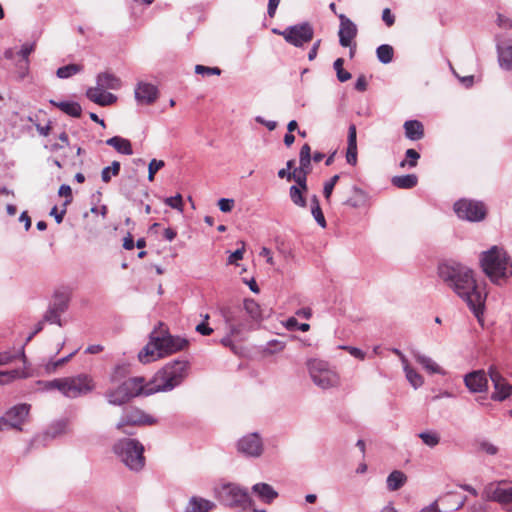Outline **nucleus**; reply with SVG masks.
<instances>
[{
	"mask_svg": "<svg viewBox=\"0 0 512 512\" xmlns=\"http://www.w3.org/2000/svg\"><path fill=\"white\" fill-rule=\"evenodd\" d=\"M438 275L467 304L478 321H481L486 294L479 288L473 270L461 263L445 262L439 265Z\"/></svg>",
	"mask_w": 512,
	"mask_h": 512,
	"instance_id": "1",
	"label": "nucleus"
},
{
	"mask_svg": "<svg viewBox=\"0 0 512 512\" xmlns=\"http://www.w3.org/2000/svg\"><path fill=\"white\" fill-rule=\"evenodd\" d=\"M189 363L185 360H174L167 363L148 382L145 395L157 392H168L180 385L188 375Z\"/></svg>",
	"mask_w": 512,
	"mask_h": 512,
	"instance_id": "2",
	"label": "nucleus"
},
{
	"mask_svg": "<svg viewBox=\"0 0 512 512\" xmlns=\"http://www.w3.org/2000/svg\"><path fill=\"white\" fill-rule=\"evenodd\" d=\"M483 272L494 284L501 285L512 276V261L506 251L497 246L481 254Z\"/></svg>",
	"mask_w": 512,
	"mask_h": 512,
	"instance_id": "3",
	"label": "nucleus"
},
{
	"mask_svg": "<svg viewBox=\"0 0 512 512\" xmlns=\"http://www.w3.org/2000/svg\"><path fill=\"white\" fill-rule=\"evenodd\" d=\"M187 345L188 341L184 338L153 332L150 341L138 353V359L142 363H149L165 355L183 350Z\"/></svg>",
	"mask_w": 512,
	"mask_h": 512,
	"instance_id": "4",
	"label": "nucleus"
},
{
	"mask_svg": "<svg viewBox=\"0 0 512 512\" xmlns=\"http://www.w3.org/2000/svg\"><path fill=\"white\" fill-rule=\"evenodd\" d=\"M114 454L133 471H140L145 465L144 447L136 439L123 438L113 445Z\"/></svg>",
	"mask_w": 512,
	"mask_h": 512,
	"instance_id": "5",
	"label": "nucleus"
},
{
	"mask_svg": "<svg viewBox=\"0 0 512 512\" xmlns=\"http://www.w3.org/2000/svg\"><path fill=\"white\" fill-rule=\"evenodd\" d=\"M219 501L230 508L246 511L253 508L254 501L247 489L235 483H224L216 490Z\"/></svg>",
	"mask_w": 512,
	"mask_h": 512,
	"instance_id": "6",
	"label": "nucleus"
},
{
	"mask_svg": "<svg viewBox=\"0 0 512 512\" xmlns=\"http://www.w3.org/2000/svg\"><path fill=\"white\" fill-rule=\"evenodd\" d=\"M312 382L320 389L327 390L340 385V376L327 362L313 359L307 363Z\"/></svg>",
	"mask_w": 512,
	"mask_h": 512,
	"instance_id": "7",
	"label": "nucleus"
},
{
	"mask_svg": "<svg viewBox=\"0 0 512 512\" xmlns=\"http://www.w3.org/2000/svg\"><path fill=\"white\" fill-rule=\"evenodd\" d=\"M156 422L157 420L154 417L146 414L140 408L131 406L123 410L122 416L116 424V429L124 434L132 435L131 427L153 425Z\"/></svg>",
	"mask_w": 512,
	"mask_h": 512,
	"instance_id": "8",
	"label": "nucleus"
},
{
	"mask_svg": "<svg viewBox=\"0 0 512 512\" xmlns=\"http://www.w3.org/2000/svg\"><path fill=\"white\" fill-rule=\"evenodd\" d=\"M93 389V380L86 374L62 378L61 393L67 398L73 399L86 395Z\"/></svg>",
	"mask_w": 512,
	"mask_h": 512,
	"instance_id": "9",
	"label": "nucleus"
},
{
	"mask_svg": "<svg viewBox=\"0 0 512 512\" xmlns=\"http://www.w3.org/2000/svg\"><path fill=\"white\" fill-rule=\"evenodd\" d=\"M454 212L458 218L469 222L482 221L487 213L483 202L472 199H460L454 203Z\"/></svg>",
	"mask_w": 512,
	"mask_h": 512,
	"instance_id": "10",
	"label": "nucleus"
},
{
	"mask_svg": "<svg viewBox=\"0 0 512 512\" xmlns=\"http://www.w3.org/2000/svg\"><path fill=\"white\" fill-rule=\"evenodd\" d=\"M482 497L487 501L498 502L506 510L512 511V483H489L485 486Z\"/></svg>",
	"mask_w": 512,
	"mask_h": 512,
	"instance_id": "11",
	"label": "nucleus"
},
{
	"mask_svg": "<svg viewBox=\"0 0 512 512\" xmlns=\"http://www.w3.org/2000/svg\"><path fill=\"white\" fill-rule=\"evenodd\" d=\"M273 32L282 35L286 42L296 47H301L310 42L314 35L312 26L307 22L289 26L283 31L274 29Z\"/></svg>",
	"mask_w": 512,
	"mask_h": 512,
	"instance_id": "12",
	"label": "nucleus"
},
{
	"mask_svg": "<svg viewBox=\"0 0 512 512\" xmlns=\"http://www.w3.org/2000/svg\"><path fill=\"white\" fill-rule=\"evenodd\" d=\"M237 451L247 458H259L264 452V444L257 432L248 433L237 441Z\"/></svg>",
	"mask_w": 512,
	"mask_h": 512,
	"instance_id": "13",
	"label": "nucleus"
},
{
	"mask_svg": "<svg viewBox=\"0 0 512 512\" xmlns=\"http://www.w3.org/2000/svg\"><path fill=\"white\" fill-rule=\"evenodd\" d=\"M222 315L228 329V333L221 339V344L225 347H229L234 353H237L236 346L232 341V337H238L241 333L246 330V324L238 321L235 312L231 309H225L222 311Z\"/></svg>",
	"mask_w": 512,
	"mask_h": 512,
	"instance_id": "14",
	"label": "nucleus"
},
{
	"mask_svg": "<svg viewBox=\"0 0 512 512\" xmlns=\"http://www.w3.org/2000/svg\"><path fill=\"white\" fill-rule=\"evenodd\" d=\"M488 375L493 383L494 392L491 399L495 401H503L512 393V385L502 376L495 366L488 368Z\"/></svg>",
	"mask_w": 512,
	"mask_h": 512,
	"instance_id": "15",
	"label": "nucleus"
},
{
	"mask_svg": "<svg viewBox=\"0 0 512 512\" xmlns=\"http://www.w3.org/2000/svg\"><path fill=\"white\" fill-rule=\"evenodd\" d=\"M30 405L26 403L18 404L10 408L3 416L9 428L22 430V424L29 415Z\"/></svg>",
	"mask_w": 512,
	"mask_h": 512,
	"instance_id": "16",
	"label": "nucleus"
},
{
	"mask_svg": "<svg viewBox=\"0 0 512 512\" xmlns=\"http://www.w3.org/2000/svg\"><path fill=\"white\" fill-rule=\"evenodd\" d=\"M340 27H339V43L342 47H351L352 41L357 36V26L344 14L339 15Z\"/></svg>",
	"mask_w": 512,
	"mask_h": 512,
	"instance_id": "17",
	"label": "nucleus"
},
{
	"mask_svg": "<svg viewBox=\"0 0 512 512\" xmlns=\"http://www.w3.org/2000/svg\"><path fill=\"white\" fill-rule=\"evenodd\" d=\"M134 95L139 104L150 105L158 98V89L151 83L139 81L135 87Z\"/></svg>",
	"mask_w": 512,
	"mask_h": 512,
	"instance_id": "18",
	"label": "nucleus"
},
{
	"mask_svg": "<svg viewBox=\"0 0 512 512\" xmlns=\"http://www.w3.org/2000/svg\"><path fill=\"white\" fill-rule=\"evenodd\" d=\"M487 374L484 370H476L464 377V383L472 393L485 392L488 388Z\"/></svg>",
	"mask_w": 512,
	"mask_h": 512,
	"instance_id": "19",
	"label": "nucleus"
},
{
	"mask_svg": "<svg viewBox=\"0 0 512 512\" xmlns=\"http://www.w3.org/2000/svg\"><path fill=\"white\" fill-rule=\"evenodd\" d=\"M86 96L90 101L100 106H109L117 101V97L114 94L106 92L105 89L98 85L96 87L88 88Z\"/></svg>",
	"mask_w": 512,
	"mask_h": 512,
	"instance_id": "20",
	"label": "nucleus"
},
{
	"mask_svg": "<svg viewBox=\"0 0 512 512\" xmlns=\"http://www.w3.org/2000/svg\"><path fill=\"white\" fill-rule=\"evenodd\" d=\"M121 387L124 389L125 393L129 395L130 398H133L140 394L145 395V391L148 388V383L144 384V378L142 377H133L124 381L121 384Z\"/></svg>",
	"mask_w": 512,
	"mask_h": 512,
	"instance_id": "21",
	"label": "nucleus"
},
{
	"mask_svg": "<svg viewBox=\"0 0 512 512\" xmlns=\"http://www.w3.org/2000/svg\"><path fill=\"white\" fill-rule=\"evenodd\" d=\"M346 161L352 166L357 164V131L355 125H350L348 129Z\"/></svg>",
	"mask_w": 512,
	"mask_h": 512,
	"instance_id": "22",
	"label": "nucleus"
},
{
	"mask_svg": "<svg viewBox=\"0 0 512 512\" xmlns=\"http://www.w3.org/2000/svg\"><path fill=\"white\" fill-rule=\"evenodd\" d=\"M252 492L264 503L270 504L278 497V492L267 483H257L252 486Z\"/></svg>",
	"mask_w": 512,
	"mask_h": 512,
	"instance_id": "23",
	"label": "nucleus"
},
{
	"mask_svg": "<svg viewBox=\"0 0 512 512\" xmlns=\"http://www.w3.org/2000/svg\"><path fill=\"white\" fill-rule=\"evenodd\" d=\"M216 507L215 503L198 496L189 499L185 512H210Z\"/></svg>",
	"mask_w": 512,
	"mask_h": 512,
	"instance_id": "24",
	"label": "nucleus"
},
{
	"mask_svg": "<svg viewBox=\"0 0 512 512\" xmlns=\"http://www.w3.org/2000/svg\"><path fill=\"white\" fill-rule=\"evenodd\" d=\"M96 83L103 89L111 90H118L122 85L121 80L109 72L99 73L96 78Z\"/></svg>",
	"mask_w": 512,
	"mask_h": 512,
	"instance_id": "25",
	"label": "nucleus"
},
{
	"mask_svg": "<svg viewBox=\"0 0 512 512\" xmlns=\"http://www.w3.org/2000/svg\"><path fill=\"white\" fill-rule=\"evenodd\" d=\"M498 62L502 69L512 70V45L497 44Z\"/></svg>",
	"mask_w": 512,
	"mask_h": 512,
	"instance_id": "26",
	"label": "nucleus"
},
{
	"mask_svg": "<svg viewBox=\"0 0 512 512\" xmlns=\"http://www.w3.org/2000/svg\"><path fill=\"white\" fill-rule=\"evenodd\" d=\"M50 103L71 117L77 118L81 116L82 108L78 102L50 100Z\"/></svg>",
	"mask_w": 512,
	"mask_h": 512,
	"instance_id": "27",
	"label": "nucleus"
},
{
	"mask_svg": "<svg viewBox=\"0 0 512 512\" xmlns=\"http://www.w3.org/2000/svg\"><path fill=\"white\" fill-rule=\"evenodd\" d=\"M108 146L113 147L118 153L123 155H132L133 149L131 142L123 137L114 136L106 140Z\"/></svg>",
	"mask_w": 512,
	"mask_h": 512,
	"instance_id": "28",
	"label": "nucleus"
},
{
	"mask_svg": "<svg viewBox=\"0 0 512 512\" xmlns=\"http://www.w3.org/2000/svg\"><path fill=\"white\" fill-rule=\"evenodd\" d=\"M105 396L107 398L108 403L115 406H121L131 399L129 395L125 393L121 385H119L115 389L108 390Z\"/></svg>",
	"mask_w": 512,
	"mask_h": 512,
	"instance_id": "29",
	"label": "nucleus"
},
{
	"mask_svg": "<svg viewBox=\"0 0 512 512\" xmlns=\"http://www.w3.org/2000/svg\"><path fill=\"white\" fill-rule=\"evenodd\" d=\"M405 136L413 141L420 140L424 135V129L421 122L417 120H408L404 123Z\"/></svg>",
	"mask_w": 512,
	"mask_h": 512,
	"instance_id": "30",
	"label": "nucleus"
},
{
	"mask_svg": "<svg viewBox=\"0 0 512 512\" xmlns=\"http://www.w3.org/2000/svg\"><path fill=\"white\" fill-rule=\"evenodd\" d=\"M391 183L400 189H411L417 185L418 178L415 174L394 176L391 179Z\"/></svg>",
	"mask_w": 512,
	"mask_h": 512,
	"instance_id": "31",
	"label": "nucleus"
},
{
	"mask_svg": "<svg viewBox=\"0 0 512 512\" xmlns=\"http://www.w3.org/2000/svg\"><path fill=\"white\" fill-rule=\"evenodd\" d=\"M407 481L406 475L399 470H394L387 477V488L389 491L400 489Z\"/></svg>",
	"mask_w": 512,
	"mask_h": 512,
	"instance_id": "32",
	"label": "nucleus"
},
{
	"mask_svg": "<svg viewBox=\"0 0 512 512\" xmlns=\"http://www.w3.org/2000/svg\"><path fill=\"white\" fill-rule=\"evenodd\" d=\"M35 44L34 43H24L21 46L20 51L18 52L19 56H21L22 60L19 63V69L22 71L21 76L24 77L28 71L29 67V55L34 51Z\"/></svg>",
	"mask_w": 512,
	"mask_h": 512,
	"instance_id": "33",
	"label": "nucleus"
},
{
	"mask_svg": "<svg viewBox=\"0 0 512 512\" xmlns=\"http://www.w3.org/2000/svg\"><path fill=\"white\" fill-rule=\"evenodd\" d=\"M416 361L423 366L429 373L444 374V371L439 365L430 357L417 353L415 354Z\"/></svg>",
	"mask_w": 512,
	"mask_h": 512,
	"instance_id": "34",
	"label": "nucleus"
},
{
	"mask_svg": "<svg viewBox=\"0 0 512 512\" xmlns=\"http://www.w3.org/2000/svg\"><path fill=\"white\" fill-rule=\"evenodd\" d=\"M244 309L250 318L254 321H260L263 318V312L260 305L253 299L244 301Z\"/></svg>",
	"mask_w": 512,
	"mask_h": 512,
	"instance_id": "35",
	"label": "nucleus"
},
{
	"mask_svg": "<svg viewBox=\"0 0 512 512\" xmlns=\"http://www.w3.org/2000/svg\"><path fill=\"white\" fill-rule=\"evenodd\" d=\"M308 190H304L298 186H291L289 188V197L292 203L298 207L305 208L307 206L306 199L304 197V193Z\"/></svg>",
	"mask_w": 512,
	"mask_h": 512,
	"instance_id": "36",
	"label": "nucleus"
},
{
	"mask_svg": "<svg viewBox=\"0 0 512 512\" xmlns=\"http://www.w3.org/2000/svg\"><path fill=\"white\" fill-rule=\"evenodd\" d=\"M403 370L405 372L406 379L415 389L423 385V377L416 370L410 367L408 362L403 365Z\"/></svg>",
	"mask_w": 512,
	"mask_h": 512,
	"instance_id": "37",
	"label": "nucleus"
},
{
	"mask_svg": "<svg viewBox=\"0 0 512 512\" xmlns=\"http://www.w3.org/2000/svg\"><path fill=\"white\" fill-rule=\"evenodd\" d=\"M83 70V66L80 64H68L59 67L56 71V75L60 79H68Z\"/></svg>",
	"mask_w": 512,
	"mask_h": 512,
	"instance_id": "38",
	"label": "nucleus"
},
{
	"mask_svg": "<svg viewBox=\"0 0 512 512\" xmlns=\"http://www.w3.org/2000/svg\"><path fill=\"white\" fill-rule=\"evenodd\" d=\"M418 437L430 448H434L440 443V434L435 430L422 431L418 434Z\"/></svg>",
	"mask_w": 512,
	"mask_h": 512,
	"instance_id": "39",
	"label": "nucleus"
},
{
	"mask_svg": "<svg viewBox=\"0 0 512 512\" xmlns=\"http://www.w3.org/2000/svg\"><path fill=\"white\" fill-rule=\"evenodd\" d=\"M352 193L353 196L351 198H348L345 201V204L353 208H357L363 205L366 200L365 192L361 188L353 186Z\"/></svg>",
	"mask_w": 512,
	"mask_h": 512,
	"instance_id": "40",
	"label": "nucleus"
},
{
	"mask_svg": "<svg viewBox=\"0 0 512 512\" xmlns=\"http://www.w3.org/2000/svg\"><path fill=\"white\" fill-rule=\"evenodd\" d=\"M376 55L378 60L383 64L392 62L394 56L393 47L388 44H382L377 47Z\"/></svg>",
	"mask_w": 512,
	"mask_h": 512,
	"instance_id": "41",
	"label": "nucleus"
},
{
	"mask_svg": "<svg viewBox=\"0 0 512 512\" xmlns=\"http://www.w3.org/2000/svg\"><path fill=\"white\" fill-rule=\"evenodd\" d=\"M311 213L315 219V221L322 227H326V220L322 213L320 203L318 200V197L316 195H313L311 197Z\"/></svg>",
	"mask_w": 512,
	"mask_h": 512,
	"instance_id": "42",
	"label": "nucleus"
},
{
	"mask_svg": "<svg viewBox=\"0 0 512 512\" xmlns=\"http://www.w3.org/2000/svg\"><path fill=\"white\" fill-rule=\"evenodd\" d=\"M406 159L399 163L400 168H414L417 166L420 154L415 149H408L405 153Z\"/></svg>",
	"mask_w": 512,
	"mask_h": 512,
	"instance_id": "43",
	"label": "nucleus"
},
{
	"mask_svg": "<svg viewBox=\"0 0 512 512\" xmlns=\"http://www.w3.org/2000/svg\"><path fill=\"white\" fill-rule=\"evenodd\" d=\"M17 357H21L23 362L26 363V356L24 347H21L18 353H12L10 351L0 352V366L7 365L15 360Z\"/></svg>",
	"mask_w": 512,
	"mask_h": 512,
	"instance_id": "44",
	"label": "nucleus"
},
{
	"mask_svg": "<svg viewBox=\"0 0 512 512\" xmlns=\"http://www.w3.org/2000/svg\"><path fill=\"white\" fill-rule=\"evenodd\" d=\"M26 374L18 369L10 371H0V385L8 384L17 378H24Z\"/></svg>",
	"mask_w": 512,
	"mask_h": 512,
	"instance_id": "45",
	"label": "nucleus"
},
{
	"mask_svg": "<svg viewBox=\"0 0 512 512\" xmlns=\"http://www.w3.org/2000/svg\"><path fill=\"white\" fill-rule=\"evenodd\" d=\"M343 64V58H337L333 64V67L336 71L337 79L340 82H346L351 78V73L343 69Z\"/></svg>",
	"mask_w": 512,
	"mask_h": 512,
	"instance_id": "46",
	"label": "nucleus"
},
{
	"mask_svg": "<svg viewBox=\"0 0 512 512\" xmlns=\"http://www.w3.org/2000/svg\"><path fill=\"white\" fill-rule=\"evenodd\" d=\"M120 171V163L118 161H113L111 166L105 167L101 172L102 181L108 183L111 180V176H116Z\"/></svg>",
	"mask_w": 512,
	"mask_h": 512,
	"instance_id": "47",
	"label": "nucleus"
},
{
	"mask_svg": "<svg viewBox=\"0 0 512 512\" xmlns=\"http://www.w3.org/2000/svg\"><path fill=\"white\" fill-rule=\"evenodd\" d=\"M37 385L41 391H50L57 389L61 392L62 378L54 379L51 381H38Z\"/></svg>",
	"mask_w": 512,
	"mask_h": 512,
	"instance_id": "48",
	"label": "nucleus"
},
{
	"mask_svg": "<svg viewBox=\"0 0 512 512\" xmlns=\"http://www.w3.org/2000/svg\"><path fill=\"white\" fill-rule=\"evenodd\" d=\"M165 165L163 160L152 159L148 165V180L153 181L154 176Z\"/></svg>",
	"mask_w": 512,
	"mask_h": 512,
	"instance_id": "49",
	"label": "nucleus"
},
{
	"mask_svg": "<svg viewBox=\"0 0 512 512\" xmlns=\"http://www.w3.org/2000/svg\"><path fill=\"white\" fill-rule=\"evenodd\" d=\"M50 308L61 315L68 308V299L65 296L56 297Z\"/></svg>",
	"mask_w": 512,
	"mask_h": 512,
	"instance_id": "50",
	"label": "nucleus"
},
{
	"mask_svg": "<svg viewBox=\"0 0 512 512\" xmlns=\"http://www.w3.org/2000/svg\"><path fill=\"white\" fill-rule=\"evenodd\" d=\"M307 175L306 173H303V172H300V171H297V170H293L292 171V179L296 182V185L295 186H298L304 190H308V187H307Z\"/></svg>",
	"mask_w": 512,
	"mask_h": 512,
	"instance_id": "51",
	"label": "nucleus"
},
{
	"mask_svg": "<svg viewBox=\"0 0 512 512\" xmlns=\"http://www.w3.org/2000/svg\"><path fill=\"white\" fill-rule=\"evenodd\" d=\"M165 204L173 209L183 212V201L182 196L177 194L172 197H168L164 200Z\"/></svg>",
	"mask_w": 512,
	"mask_h": 512,
	"instance_id": "52",
	"label": "nucleus"
},
{
	"mask_svg": "<svg viewBox=\"0 0 512 512\" xmlns=\"http://www.w3.org/2000/svg\"><path fill=\"white\" fill-rule=\"evenodd\" d=\"M42 321H43V323L44 322H49L51 324H57L59 326H62L61 315L58 312L54 311L50 307L47 310V312L45 313L44 318H43Z\"/></svg>",
	"mask_w": 512,
	"mask_h": 512,
	"instance_id": "53",
	"label": "nucleus"
},
{
	"mask_svg": "<svg viewBox=\"0 0 512 512\" xmlns=\"http://www.w3.org/2000/svg\"><path fill=\"white\" fill-rule=\"evenodd\" d=\"M338 180H339V175H334L329 181L325 182L324 187H323V194H324V197L326 200L330 199L333 189Z\"/></svg>",
	"mask_w": 512,
	"mask_h": 512,
	"instance_id": "54",
	"label": "nucleus"
},
{
	"mask_svg": "<svg viewBox=\"0 0 512 512\" xmlns=\"http://www.w3.org/2000/svg\"><path fill=\"white\" fill-rule=\"evenodd\" d=\"M195 72L200 75H220L221 70L218 67H207L203 65H196Z\"/></svg>",
	"mask_w": 512,
	"mask_h": 512,
	"instance_id": "55",
	"label": "nucleus"
},
{
	"mask_svg": "<svg viewBox=\"0 0 512 512\" xmlns=\"http://www.w3.org/2000/svg\"><path fill=\"white\" fill-rule=\"evenodd\" d=\"M58 194L60 196L65 197L64 206L70 204L73 200L71 187L67 184H63L60 186V188L58 190Z\"/></svg>",
	"mask_w": 512,
	"mask_h": 512,
	"instance_id": "56",
	"label": "nucleus"
},
{
	"mask_svg": "<svg viewBox=\"0 0 512 512\" xmlns=\"http://www.w3.org/2000/svg\"><path fill=\"white\" fill-rule=\"evenodd\" d=\"M77 352V350L71 352L69 355H67L66 357H63L55 362H51V363H48L47 366H46V370L48 372H53L55 371L60 365H63L64 363H66L67 361H69V359Z\"/></svg>",
	"mask_w": 512,
	"mask_h": 512,
	"instance_id": "57",
	"label": "nucleus"
},
{
	"mask_svg": "<svg viewBox=\"0 0 512 512\" xmlns=\"http://www.w3.org/2000/svg\"><path fill=\"white\" fill-rule=\"evenodd\" d=\"M245 251V244L244 242L241 243V248L235 250L233 253L230 254L228 258V264H236L238 260H241L243 258V254Z\"/></svg>",
	"mask_w": 512,
	"mask_h": 512,
	"instance_id": "58",
	"label": "nucleus"
},
{
	"mask_svg": "<svg viewBox=\"0 0 512 512\" xmlns=\"http://www.w3.org/2000/svg\"><path fill=\"white\" fill-rule=\"evenodd\" d=\"M341 349H345L349 352V354L359 360H364L365 359V352L362 351L361 349L357 348V347H353V346H340Z\"/></svg>",
	"mask_w": 512,
	"mask_h": 512,
	"instance_id": "59",
	"label": "nucleus"
},
{
	"mask_svg": "<svg viewBox=\"0 0 512 512\" xmlns=\"http://www.w3.org/2000/svg\"><path fill=\"white\" fill-rule=\"evenodd\" d=\"M218 206L222 212H224V213L230 212L234 207V200L228 199V198H221L218 201Z\"/></svg>",
	"mask_w": 512,
	"mask_h": 512,
	"instance_id": "60",
	"label": "nucleus"
},
{
	"mask_svg": "<svg viewBox=\"0 0 512 512\" xmlns=\"http://www.w3.org/2000/svg\"><path fill=\"white\" fill-rule=\"evenodd\" d=\"M497 25L502 29H512V19L506 17L503 14H498L497 16Z\"/></svg>",
	"mask_w": 512,
	"mask_h": 512,
	"instance_id": "61",
	"label": "nucleus"
},
{
	"mask_svg": "<svg viewBox=\"0 0 512 512\" xmlns=\"http://www.w3.org/2000/svg\"><path fill=\"white\" fill-rule=\"evenodd\" d=\"M267 349L270 353L280 352L284 349L285 344L279 340H271L267 343Z\"/></svg>",
	"mask_w": 512,
	"mask_h": 512,
	"instance_id": "62",
	"label": "nucleus"
},
{
	"mask_svg": "<svg viewBox=\"0 0 512 512\" xmlns=\"http://www.w3.org/2000/svg\"><path fill=\"white\" fill-rule=\"evenodd\" d=\"M382 20L384 23L391 27L395 23V16L392 14L391 10L389 8H385L382 11Z\"/></svg>",
	"mask_w": 512,
	"mask_h": 512,
	"instance_id": "63",
	"label": "nucleus"
},
{
	"mask_svg": "<svg viewBox=\"0 0 512 512\" xmlns=\"http://www.w3.org/2000/svg\"><path fill=\"white\" fill-rule=\"evenodd\" d=\"M67 423L65 421H59L54 426L51 427V434L55 437L58 434L64 433L66 431Z\"/></svg>",
	"mask_w": 512,
	"mask_h": 512,
	"instance_id": "64",
	"label": "nucleus"
}]
</instances>
